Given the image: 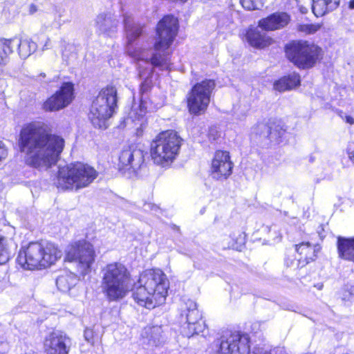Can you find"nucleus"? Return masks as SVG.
Instances as JSON below:
<instances>
[{
    "label": "nucleus",
    "instance_id": "23",
    "mask_svg": "<svg viewBox=\"0 0 354 354\" xmlns=\"http://www.w3.org/2000/svg\"><path fill=\"white\" fill-rule=\"evenodd\" d=\"M96 24L100 31L109 35L115 31L118 21L113 15L103 13L97 17Z\"/></svg>",
    "mask_w": 354,
    "mask_h": 354
},
{
    "label": "nucleus",
    "instance_id": "28",
    "mask_svg": "<svg viewBox=\"0 0 354 354\" xmlns=\"http://www.w3.org/2000/svg\"><path fill=\"white\" fill-rule=\"evenodd\" d=\"M15 39H0V64H6L12 53Z\"/></svg>",
    "mask_w": 354,
    "mask_h": 354
},
{
    "label": "nucleus",
    "instance_id": "31",
    "mask_svg": "<svg viewBox=\"0 0 354 354\" xmlns=\"http://www.w3.org/2000/svg\"><path fill=\"white\" fill-rule=\"evenodd\" d=\"M236 336L238 337V338H236L237 339L236 340H238V341H236V346L234 348L235 350H239V348H241V347H242L241 346V344H242V342H243V344L245 345L246 351L244 353H243L241 352L240 354H249L250 348V345H249V337H248V335H244V334H241V333L236 332Z\"/></svg>",
    "mask_w": 354,
    "mask_h": 354
},
{
    "label": "nucleus",
    "instance_id": "14",
    "mask_svg": "<svg viewBox=\"0 0 354 354\" xmlns=\"http://www.w3.org/2000/svg\"><path fill=\"white\" fill-rule=\"evenodd\" d=\"M145 160L144 152L136 147H129L123 149L119 156L118 167L124 172L135 173Z\"/></svg>",
    "mask_w": 354,
    "mask_h": 354
},
{
    "label": "nucleus",
    "instance_id": "5",
    "mask_svg": "<svg viewBox=\"0 0 354 354\" xmlns=\"http://www.w3.org/2000/svg\"><path fill=\"white\" fill-rule=\"evenodd\" d=\"M62 255L61 250L53 243L32 242L20 250L17 261L24 269H42L54 264Z\"/></svg>",
    "mask_w": 354,
    "mask_h": 354
},
{
    "label": "nucleus",
    "instance_id": "25",
    "mask_svg": "<svg viewBox=\"0 0 354 354\" xmlns=\"http://www.w3.org/2000/svg\"><path fill=\"white\" fill-rule=\"evenodd\" d=\"M337 6V0H313L312 11L317 17H322Z\"/></svg>",
    "mask_w": 354,
    "mask_h": 354
},
{
    "label": "nucleus",
    "instance_id": "33",
    "mask_svg": "<svg viewBox=\"0 0 354 354\" xmlns=\"http://www.w3.org/2000/svg\"><path fill=\"white\" fill-rule=\"evenodd\" d=\"M321 27L322 25L319 24H300L298 26V30L306 34H313L319 30Z\"/></svg>",
    "mask_w": 354,
    "mask_h": 354
},
{
    "label": "nucleus",
    "instance_id": "4",
    "mask_svg": "<svg viewBox=\"0 0 354 354\" xmlns=\"http://www.w3.org/2000/svg\"><path fill=\"white\" fill-rule=\"evenodd\" d=\"M101 272L102 291L109 301H120L131 291V274L124 264L110 263L102 269Z\"/></svg>",
    "mask_w": 354,
    "mask_h": 354
},
{
    "label": "nucleus",
    "instance_id": "32",
    "mask_svg": "<svg viewBox=\"0 0 354 354\" xmlns=\"http://www.w3.org/2000/svg\"><path fill=\"white\" fill-rule=\"evenodd\" d=\"M240 2L245 9L252 10L261 8L264 0H240Z\"/></svg>",
    "mask_w": 354,
    "mask_h": 354
},
{
    "label": "nucleus",
    "instance_id": "26",
    "mask_svg": "<svg viewBox=\"0 0 354 354\" xmlns=\"http://www.w3.org/2000/svg\"><path fill=\"white\" fill-rule=\"evenodd\" d=\"M77 276L69 271L62 272L56 279L57 288L64 292L69 291L77 283Z\"/></svg>",
    "mask_w": 354,
    "mask_h": 354
},
{
    "label": "nucleus",
    "instance_id": "2",
    "mask_svg": "<svg viewBox=\"0 0 354 354\" xmlns=\"http://www.w3.org/2000/svg\"><path fill=\"white\" fill-rule=\"evenodd\" d=\"M64 146V139L48 133L41 122H30L21 129L19 147L20 151L26 156L28 165L33 167L48 169L55 165Z\"/></svg>",
    "mask_w": 354,
    "mask_h": 354
},
{
    "label": "nucleus",
    "instance_id": "3",
    "mask_svg": "<svg viewBox=\"0 0 354 354\" xmlns=\"http://www.w3.org/2000/svg\"><path fill=\"white\" fill-rule=\"evenodd\" d=\"M169 287V280L161 270H147L135 284L132 297L139 306L153 309L165 302Z\"/></svg>",
    "mask_w": 354,
    "mask_h": 354
},
{
    "label": "nucleus",
    "instance_id": "41",
    "mask_svg": "<svg viewBox=\"0 0 354 354\" xmlns=\"http://www.w3.org/2000/svg\"><path fill=\"white\" fill-rule=\"evenodd\" d=\"M349 8L351 9H354V0H351L349 3Z\"/></svg>",
    "mask_w": 354,
    "mask_h": 354
},
{
    "label": "nucleus",
    "instance_id": "12",
    "mask_svg": "<svg viewBox=\"0 0 354 354\" xmlns=\"http://www.w3.org/2000/svg\"><path fill=\"white\" fill-rule=\"evenodd\" d=\"M180 317L181 322H183L181 326V333L183 335L190 337L204 330L205 322L202 320V315L194 301L188 299L185 303Z\"/></svg>",
    "mask_w": 354,
    "mask_h": 354
},
{
    "label": "nucleus",
    "instance_id": "19",
    "mask_svg": "<svg viewBox=\"0 0 354 354\" xmlns=\"http://www.w3.org/2000/svg\"><path fill=\"white\" fill-rule=\"evenodd\" d=\"M237 336L236 332L227 333L222 336L220 344L219 353L220 354H240L241 352H245V347L243 343L241 346L239 350H235L236 341Z\"/></svg>",
    "mask_w": 354,
    "mask_h": 354
},
{
    "label": "nucleus",
    "instance_id": "20",
    "mask_svg": "<svg viewBox=\"0 0 354 354\" xmlns=\"http://www.w3.org/2000/svg\"><path fill=\"white\" fill-rule=\"evenodd\" d=\"M337 248L339 258L354 262V237H337Z\"/></svg>",
    "mask_w": 354,
    "mask_h": 354
},
{
    "label": "nucleus",
    "instance_id": "18",
    "mask_svg": "<svg viewBox=\"0 0 354 354\" xmlns=\"http://www.w3.org/2000/svg\"><path fill=\"white\" fill-rule=\"evenodd\" d=\"M143 344L151 346H158L165 341L162 328L160 326H148L141 332Z\"/></svg>",
    "mask_w": 354,
    "mask_h": 354
},
{
    "label": "nucleus",
    "instance_id": "34",
    "mask_svg": "<svg viewBox=\"0 0 354 354\" xmlns=\"http://www.w3.org/2000/svg\"><path fill=\"white\" fill-rule=\"evenodd\" d=\"M263 230L268 232L270 234L269 237L272 240L275 241H279L281 240V235L279 233H277L276 231H274L273 233H272V230L270 227H268V226L264 227Z\"/></svg>",
    "mask_w": 354,
    "mask_h": 354
},
{
    "label": "nucleus",
    "instance_id": "24",
    "mask_svg": "<svg viewBox=\"0 0 354 354\" xmlns=\"http://www.w3.org/2000/svg\"><path fill=\"white\" fill-rule=\"evenodd\" d=\"M300 84V77L293 73L288 76H284L274 83V88L279 92L291 90Z\"/></svg>",
    "mask_w": 354,
    "mask_h": 354
},
{
    "label": "nucleus",
    "instance_id": "11",
    "mask_svg": "<svg viewBox=\"0 0 354 354\" xmlns=\"http://www.w3.org/2000/svg\"><path fill=\"white\" fill-rule=\"evenodd\" d=\"M214 86V81L212 80H203L193 86L187 97V106L190 113L200 115L207 109Z\"/></svg>",
    "mask_w": 354,
    "mask_h": 354
},
{
    "label": "nucleus",
    "instance_id": "6",
    "mask_svg": "<svg viewBox=\"0 0 354 354\" xmlns=\"http://www.w3.org/2000/svg\"><path fill=\"white\" fill-rule=\"evenodd\" d=\"M97 176L93 167L76 162L59 167L55 184L62 190H77L88 186Z\"/></svg>",
    "mask_w": 354,
    "mask_h": 354
},
{
    "label": "nucleus",
    "instance_id": "38",
    "mask_svg": "<svg viewBox=\"0 0 354 354\" xmlns=\"http://www.w3.org/2000/svg\"><path fill=\"white\" fill-rule=\"evenodd\" d=\"M346 121L347 123L350 124H354V118L351 116H346Z\"/></svg>",
    "mask_w": 354,
    "mask_h": 354
},
{
    "label": "nucleus",
    "instance_id": "17",
    "mask_svg": "<svg viewBox=\"0 0 354 354\" xmlns=\"http://www.w3.org/2000/svg\"><path fill=\"white\" fill-rule=\"evenodd\" d=\"M290 17L283 12L273 13L259 22V27L265 30H275L283 28L288 24Z\"/></svg>",
    "mask_w": 354,
    "mask_h": 354
},
{
    "label": "nucleus",
    "instance_id": "39",
    "mask_svg": "<svg viewBox=\"0 0 354 354\" xmlns=\"http://www.w3.org/2000/svg\"><path fill=\"white\" fill-rule=\"evenodd\" d=\"M299 10L301 13L305 14L308 12V8L304 6H300Z\"/></svg>",
    "mask_w": 354,
    "mask_h": 354
},
{
    "label": "nucleus",
    "instance_id": "10",
    "mask_svg": "<svg viewBox=\"0 0 354 354\" xmlns=\"http://www.w3.org/2000/svg\"><path fill=\"white\" fill-rule=\"evenodd\" d=\"M286 55L299 68L313 67L320 59L322 49L308 41L293 42L286 47Z\"/></svg>",
    "mask_w": 354,
    "mask_h": 354
},
{
    "label": "nucleus",
    "instance_id": "35",
    "mask_svg": "<svg viewBox=\"0 0 354 354\" xmlns=\"http://www.w3.org/2000/svg\"><path fill=\"white\" fill-rule=\"evenodd\" d=\"M84 338L85 339L91 343V344H93V331L92 329L91 328H86L85 330H84Z\"/></svg>",
    "mask_w": 354,
    "mask_h": 354
},
{
    "label": "nucleus",
    "instance_id": "37",
    "mask_svg": "<svg viewBox=\"0 0 354 354\" xmlns=\"http://www.w3.org/2000/svg\"><path fill=\"white\" fill-rule=\"evenodd\" d=\"M256 128L260 129L261 130H266L267 133L268 132V128L265 124H259Z\"/></svg>",
    "mask_w": 354,
    "mask_h": 354
},
{
    "label": "nucleus",
    "instance_id": "8",
    "mask_svg": "<svg viewBox=\"0 0 354 354\" xmlns=\"http://www.w3.org/2000/svg\"><path fill=\"white\" fill-rule=\"evenodd\" d=\"M117 107V89L113 86L103 88L93 101L89 119L93 125L99 129H106L108 120Z\"/></svg>",
    "mask_w": 354,
    "mask_h": 354
},
{
    "label": "nucleus",
    "instance_id": "40",
    "mask_svg": "<svg viewBox=\"0 0 354 354\" xmlns=\"http://www.w3.org/2000/svg\"><path fill=\"white\" fill-rule=\"evenodd\" d=\"M36 10H37V7H36L35 5L32 4V5L30 6V12L31 13H33V12H35Z\"/></svg>",
    "mask_w": 354,
    "mask_h": 354
},
{
    "label": "nucleus",
    "instance_id": "22",
    "mask_svg": "<svg viewBox=\"0 0 354 354\" xmlns=\"http://www.w3.org/2000/svg\"><path fill=\"white\" fill-rule=\"evenodd\" d=\"M320 248L319 245H312L309 242H304L295 245L297 252L301 256L299 261H306V263L315 259Z\"/></svg>",
    "mask_w": 354,
    "mask_h": 354
},
{
    "label": "nucleus",
    "instance_id": "13",
    "mask_svg": "<svg viewBox=\"0 0 354 354\" xmlns=\"http://www.w3.org/2000/svg\"><path fill=\"white\" fill-rule=\"evenodd\" d=\"M74 98V85L64 82L60 89L48 98L43 104L46 111H57L69 105Z\"/></svg>",
    "mask_w": 354,
    "mask_h": 354
},
{
    "label": "nucleus",
    "instance_id": "29",
    "mask_svg": "<svg viewBox=\"0 0 354 354\" xmlns=\"http://www.w3.org/2000/svg\"><path fill=\"white\" fill-rule=\"evenodd\" d=\"M147 88H148V83L146 80L144 83L142 84L141 88H140V92H141L140 104V113L139 114V118L142 117L145 114V113L148 109H151V107L148 105V102H147V95L145 93V92L147 90Z\"/></svg>",
    "mask_w": 354,
    "mask_h": 354
},
{
    "label": "nucleus",
    "instance_id": "36",
    "mask_svg": "<svg viewBox=\"0 0 354 354\" xmlns=\"http://www.w3.org/2000/svg\"><path fill=\"white\" fill-rule=\"evenodd\" d=\"M51 47H52L51 41L49 38H47L43 47H42V50H48V49H50Z\"/></svg>",
    "mask_w": 354,
    "mask_h": 354
},
{
    "label": "nucleus",
    "instance_id": "9",
    "mask_svg": "<svg viewBox=\"0 0 354 354\" xmlns=\"http://www.w3.org/2000/svg\"><path fill=\"white\" fill-rule=\"evenodd\" d=\"M65 252L66 261L75 263L80 274L85 275L91 271L95 258V252L91 243L84 239L73 242L67 246Z\"/></svg>",
    "mask_w": 354,
    "mask_h": 354
},
{
    "label": "nucleus",
    "instance_id": "15",
    "mask_svg": "<svg viewBox=\"0 0 354 354\" xmlns=\"http://www.w3.org/2000/svg\"><path fill=\"white\" fill-rule=\"evenodd\" d=\"M71 346L70 337L65 333L59 330L50 333L44 342L46 354H68Z\"/></svg>",
    "mask_w": 354,
    "mask_h": 354
},
{
    "label": "nucleus",
    "instance_id": "1",
    "mask_svg": "<svg viewBox=\"0 0 354 354\" xmlns=\"http://www.w3.org/2000/svg\"><path fill=\"white\" fill-rule=\"evenodd\" d=\"M124 24L128 41L127 53L138 61L140 76L143 79H147L152 72V66L159 67L162 70L167 68L170 64L167 50L176 37L178 30L177 19L167 15L158 22L154 53L145 48H134L132 45L133 41L142 33V27L140 24H136L133 19L129 15L124 16Z\"/></svg>",
    "mask_w": 354,
    "mask_h": 354
},
{
    "label": "nucleus",
    "instance_id": "27",
    "mask_svg": "<svg viewBox=\"0 0 354 354\" xmlns=\"http://www.w3.org/2000/svg\"><path fill=\"white\" fill-rule=\"evenodd\" d=\"M15 46H18L19 55L23 59L28 57L37 48L36 43L30 39H21L19 43L15 40L14 47Z\"/></svg>",
    "mask_w": 354,
    "mask_h": 354
},
{
    "label": "nucleus",
    "instance_id": "16",
    "mask_svg": "<svg viewBox=\"0 0 354 354\" xmlns=\"http://www.w3.org/2000/svg\"><path fill=\"white\" fill-rule=\"evenodd\" d=\"M233 163L230 153L225 151H217L212 161V176L216 180L227 179L232 174Z\"/></svg>",
    "mask_w": 354,
    "mask_h": 354
},
{
    "label": "nucleus",
    "instance_id": "30",
    "mask_svg": "<svg viewBox=\"0 0 354 354\" xmlns=\"http://www.w3.org/2000/svg\"><path fill=\"white\" fill-rule=\"evenodd\" d=\"M10 253L7 248V239L0 235V264H4L9 260Z\"/></svg>",
    "mask_w": 354,
    "mask_h": 354
},
{
    "label": "nucleus",
    "instance_id": "21",
    "mask_svg": "<svg viewBox=\"0 0 354 354\" xmlns=\"http://www.w3.org/2000/svg\"><path fill=\"white\" fill-rule=\"evenodd\" d=\"M246 39L252 46L259 48L268 46L272 42V39L261 33L259 28H250L246 33Z\"/></svg>",
    "mask_w": 354,
    "mask_h": 354
},
{
    "label": "nucleus",
    "instance_id": "7",
    "mask_svg": "<svg viewBox=\"0 0 354 354\" xmlns=\"http://www.w3.org/2000/svg\"><path fill=\"white\" fill-rule=\"evenodd\" d=\"M182 138L173 130L158 134L150 145V154L154 164L162 167H169L179 154Z\"/></svg>",
    "mask_w": 354,
    "mask_h": 354
}]
</instances>
